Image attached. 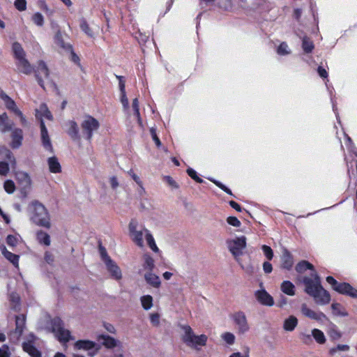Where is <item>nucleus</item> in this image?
Returning a JSON list of instances; mask_svg holds the SVG:
<instances>
[{
    "mask_svg": "<svg viewBox=\"0 0 357 357\" xmlns=\"http://www.w3.org/2000/svg\"><path fill=\"white\" fill-rule=\"evenodd\" d=\"M295 269L298 273H303L307 270H311L310 277L305 276L303 279L305 292L312 297L318 305H324L329 303L330 294L322 287L321 278L314 270V266L309 261L303 260L297 264Z\"/></svg>",
    "mask_w": 357,
    "mask_h": 357,
    "instance_id": "1",
    "label": "nucleus"
},
{
    "mask_svg": "<svg viewBox=\"0 0 357 357\" xmlns=\"http://www.w3.org/2000/svg\"><path fill=\"white\" fill-rule=\"evenodd\" d=\"M29 208L31 213V218L35 224L46 228L50 227V215L43 204L38 201H33L29 204Z\"/></svg>",
    "mask_w": 357,
    "mask_h": 357,
    "instance_id": "2",
    "label": "nucleus"
},
{
    "mask_svg": "<svg viewBox=\"0 0 357 357\" xmlns=\"http://www.w3.org/2000/svg\"><path fill=\"white\" fill-rule=\"evenodd\" d=\"M12 50L15 59L17 60L16 66L18 70L25 75H30L33 72V67L26 59V54L22 45L18 42L13 43Z\"/></svg>",
    "mask_w": 357,
    "mask_h": 357,
    "instance_id": "3",
    "label": "nucleus"
},
{
    "mask_svg": "<svg viewBox=\"0 0 357 357\" xmlns=\"http://www.w3.org/2000/svg\"><path fill=\"white\" fill-rule=\"evenodd\" d=\"M227 247L230 252L234 257V259L238 262V264L241 266L243 269H244L248 273H251L252 267L248 266L245 268L241 263L240 259V256L243 255V250L246 247V238L244 236L241 237H237L234 240H230L227 242Z\"/></svg>",
    "mask_w": 357,
    "mask_h": 357,
    "instance_id": "4",
    "label": "nucleus"
},
{
    "mask_svg": "<svg viewBox=\"0 0 357 357\" xmlns=\"http://www.w3.org/2000/svg\"><path fill=\"white\" fill-rule=\"evenodd\" d=\"M184 331L183 341L190 347L199 349L198 347L205 346L208 340L206 335H196L191 327L188 325L182 326Z\"/></svg>",
    "mask_w": 357,
    "mask_h": 357,
    "instance_id": "5",
    "label": "nucleus"
},
{
    "mask_svg": "<svg viewBox=\"0 0 357 357\" xmlns=\"http://www.w3.org/2000/svg\"><path fill=\"white\" fill-rule=\"evenodd\" d=\"M52 332L61 342H67L71 339L70 332L64 328V323L61 318L56 317L51 319Z\"/></svg>",
    "mask_w": 357,
    "mask_h": 357,
    "instance_id": "6",
    "label": "nucleus"
},
{
    "mask_svg": "<svg viewBox=\"0 0 357 357\" xmlns=\"http://www.w3.org/2000/svg\"><path fill=\"white\" fill-rule=\"evenodd\" d=\"M100 127V123L97 119L91 116H86L81 123L82 134L85 135V138L91 142L93 137V131L97 130Z\"/></svg>",
    "mask_w": 357,
    "mask_h": 357,
    "instance_id": "7",
    "label": "nucleus"
},
{
    "mask_svg": "<svg viewBox=\"0 0 357 357\" xmlns=\"http://www.w3.org/2000/svg\"><path fill=\"white\" fill-rule=\"evenodd\" d=\"M144 227L139 226L136 220H132L129 224L130 234L133 241L139 247L144 245L143 236H145Z\"/></svg>",
    "mask_w": 357,
    "mask_h": 357,
    "instance_id": "8",
    "label": "nucleus"
},
{
    "mask_svg": "<svg viewBox=\"0 0 357 357\" xmlns=\"http://www.w3.org/2000/svg\"><path fill=\"white\" fill-rule=\"evenodd\" d=\"M238 333L244 334L249 331L250 326L245 312L243 311H238L231 315Z\"/></svg>",
    "mask_w": 357,
    "mask_h": 357,
    "instance_id": "9",
    "label": "nucleus"
},
{
    "mask_svg": "<svg viewBox=\"0 0 357 357\" xmlns=\"http://www.w3.org/2000/svg\"><path fill=\"white\" fill-rule=\"evenodd\" d=\"M33 71H34L35 73V77L37 80L38 84L43 89H45L44 81L42 78V76L48 78L50 75V71L46 63L43 61H39L36 66V68L34 69L33 68Z\"/></svg>",
    "mask_w": 357,
    "mask_h": 357,
    "instance_id": "10",
    "label": "nucleus"
},
{
    "mask_svg": "<svg viewBox=\"0 0 357 357\" xmlns=\"http://www.w3.org/2000/svg\"><path fill=\"white\" fill-rule=\"evenodd\" d=\"M301 312L305 317L321 323L328 320V318L325 314L321 312H315L311 310L307 306L305 303H303L301 305Z\"/></svg>",
    "mask_w": 357,
    "mask_h": 357,
    "instance_id": "11",
    "label": "nucleus"
},
{
    "mask_svg": "<svg viewBox=\"0 0 357 357\" xmlns=\"http://www.w3.org/2000/svg\"><path fill=\"white\" fill-rule=\"evenodd\" d=\"M255 297L257 302L262 305L271 307L274 305L273 296L264 289L255 291Z\"/></svg>",
    "mask_w": 357,
    "mask_h": 357,
    "instance_id": "12",
    "label": "nucleus"
},
{
    "mask_svg": "<svg viewBox=\"0 0 357 357\" xmlns=\"http://www.w3.org/2000/svg\"><path fill=\"white\" fill-rule=\"evenodd\" d=\"M10 132L11 142L10 146L13 149H19L22 146L24 139L22 130L19 128H14Z\"/></svg>",
    "mask_w": 357,
    "mask_h": 357,
    "instance_id": "13",
    "label": "nucleus"
},
{
    "mask_svg": "<svg viewBox=\"0 0 357 357\" xmlns=\"http://www.w3.org/2000/svg\"><path fill=\"white\" fill-rule=\"evenodd\" d=\"M40 126L42 144L45 150L50 151V153H53V146L52 145L48 131L45 125L43 119L40 120Z\"/></svg>",
    "mask_w": 357,
    "mask_h": 357,
    "instance_id": "14",
    "label": "nucleus"
},
{
    "mask_svg": "<svg viewBox=\"0 0 357 357\" xmlns=\"http://www.w3.org/2000/svg\"><path fill=\"white\" fill-rule=\"evenodd\" d=\"M335 291L341 294L347 295L351 298H357V289L354 288L349 283L339 282L337 287H335Z\"/></svg>",
    "mask_w": 357,
    "mask_h": 357,
    "instance_id": "15",
    "label": "nucleus"
},
{
    "mask_svg": "<svg viewBox=\"0 0 357 357\" xmlns=\"http://www.w3.org/2000/svg\"><path fill=\"white\" fill-rule=\"evenodd\" d=\"M106 268L109 273L110 276L114 280H119L122 278V273L119 266L112 259H107L105 264Z\"/></svg>",
    "mask_w": 357,
    "mask_h": 357,
    "instance_id": "16",
    "label": "nucleus"
},
{
    "mask_svg": "<svg viewBox=\"0 0 357 357\" xmlns=\"http://www.w3.org/2000/svg\"><path fill=\"white\" fill-rule=\"evenodd\" d=\"M14 123L10 120L6 112L0 114V132L6 134L10 132L14 128Z\"/></svg>",
    "mask_w": 357,
    "mask_h": 357,
    "instance_id": "17",
    "label": "nucleus"
},
{
    "mask_svg": "<svg viewBox=\"0 0 357 357\" xmlns=\"http://www.w3.org/2000/svg\"><path fill=\"white\" fill-rule=\"evenodd\" d=\"M281 267L284 269L289 271L291 269L294 265V258L290 252L284 249L282 251V255L281 256Z\"/></svg>",
    "mask_w": 357,
    "mask_h": 357,
    "instance_id": "18",
    "label": "nucleus"
},
{
    "mask_svg": "<svg viewBox=\"0 0 357 357\" xmlns=\"http://www.w3.org/2000/svg\"><path fill=\"white\" fill-rule=\"evenodd\" d=\"M22 349L31 357H41V352L34 346L33 342L31 341L23 342Z\"/></svg>",
    "mask_w": 357,
    "mask_h": 357,
    "instance_id": "19",
    "label": "nucleus"
},
{
    "mask_svg": "<svg viewBox=\"0 0 357 357\" xmlns=\"http://www.w3.org/2000/svg\"><path fill=\"white\" fill-rule=\"evenodd\" d=\"M1 250L2 255L7 260H8L15 267H18L20 258L19 255L7 250L4 245H2Z\"/></svg>",
    "mask_w": 357,
    "mask_h": 357,
    "instance_id": "20",
    "label": "nucleus"
},
{
    "mask_svg": "<svg viewBox=\"0 0 357 357\" xmlns=\"http://www.w3.org/2000/svg\"><path fill=\"white\" fill-rule=\"evenodd\" d=\"M67 126H68V129L67 130V133L73 140H79L80 138L79 134V128L77 123L74 121H69L67 123Z\"/></svg>",
    "mask_w": 357,
    "mask_h": 357,
    "instance_id": "21",
    "label": "nucleus"
},
{
    "mask_svg": "<svg viewBox=\"0 0 357 357\" xmlns=\"http://www.w3.org/2000/svg\"><path fill=\"white\" fill-rule=\"evenodd\" d=\"M297 35L302 40V49H303V52L305 54L311 53L314 48V45L312 40H311L310 38L305 35V36H301L299 34H297Z\"/></svg>",
    "mask_w": 357,
    "mask_h": 357,
    "instance_id": "22",
    "label": "nucleus"
},
{
    "mask_svg": "<svg viewBox=\"0 0 357 357\" xmlns=\"http://www.w3.org/2000/svg\"><path fill=\"white\" fill-rule=\"evenodd\" d=\"M36 116L38 119H40V121L43 119V117H45L48 120H52L53 118L51 112L47 108V106L44 103L41 104L39 108L36 110Z\"/></svg>",
    "mask_w": 357,
    "mask_h": 357,
    "instance_id": "23",
    "label": "nucleus"
},
{
    "mask_svg": "<svg viewBox=\"0 0 357 357\" xmlns=\"http://www.w3.org/2000/svg\"><path fill=\"white\" fill-rule=\"evenodd\" d=\"M144 279L147 284L155 288L160 286L161 282L160 278L152 272H147L144 274Z\"/></svg>",
    "mask_w": 357,
    "mask_h": 357,
    "instance_id": "24",
    "label": "nucleus"
},
{
    "mask_svg": "<svg viewBox=\"0 0 357 357\" xmlns=\"http://www.w3.org/2000/svg\"><path fill=\"white\" fill-rule=\"evenodd\" d=\"M298 325V319L291 315L288 318L285 319L283 323V328L285 331L291 332Z\"/></svg>",
    "mask_w": 357,
    "mask_h": 357,
    "instance_id": "25",
    "label": "nucleus"
},
{
    "mask_svg": "<svg viewBox=\"0 0 357 357\" xmlns=\"http://www.w3.org/2000/svg\"><path fill=\"white\" fill-rule=\"evenodd\" d=\"M54 41L55 44L59 45L64 50H71L72 45L68 43H65L63 40V34L60 30H58L54 36Z\"/></svg>",
    "mask_w": 357,
    "mask_h": 357,
    "instance_id": "26",
    "label": "nucleus"
},
{
    "mask_svg": "<svg viewBox=\"0 0 357 357\" xmlns=\"http://www.w3.org/2000/svg\"><path fill=\"white\" fill-rule=\"evenodd\" d=\"M96 347V343L91 340H77L75 343V348L79 350H91Z\"/></svg>",
    "mask_w": 357,
    "mask_h": 357,
    "instance_id": "27",
    "label": "nucleus"
},
{
    "mask_svg": "<svg viewBox=\"0 0 357 357\" xmlns=\"http://www.w3.org/2000/svg\"><path fill=\"white\" fill-rule=\"evenodd\" d=\"M47 165L50 172L56 174L61 172V166L56 157H50L47 159Z\"/></svg>",
    "mask_w": 357,
    "mask_h": 357,
    "instance_id": "28",
    "label": "nucleus"
},
{
    "mask_svg": "<svg viewBox=\"0 0 357 357\" xmlns=\"http://www.w3.org/2000/svg\"><path fill=\"white\" fill-rule=\"evenodd\" d=\"M280 289L284 294L288 296H292L296 294L295 285L289 280H284L282 282Z\"/></svg>",
    "mask_w": 357,
    "mask_h": 357,
    "instance_id": "29",
    "label": "nucleus"
},
{
    "mask_svg": "<svg viewBox=\"0 0 357 357\" xmlns=\"http://www.w3.org/2000/svg\"><path fill=\"white\" fill-rule=\"evenodd\" d=\"M99 340H102V343L107 348H114L117 345L118 341L114 337L107 335H101L99 336Z\"/></svg>",
    "mask_w": 357,
    "mask_h": 357,
    "instance_id": "30",
    "label": "nucleus"
},
{
    "mask_svg": "<svg viewBox=\"0 0 357 357\" xmlns=\"http://www.w3.org/2000/svg\"><path fill=\"white\" fill-rule=\"evenodd\" d=\"M347 173L350 179L357 177V160H352L347 162Z\"/></svg>",
    "mask_w": 357,
    "mask_h": 357,
    "instance_id": "31",
    "label": "nucleus"
},
{
    "mask_svg": "<svg viewBox=\"0 0 357 357\" xmlns=\"http://www.w3.org/2000/svg\"><path fill=\"white\" fill-rule=\"evenodd\" d=\"M145 232V238L149 245V248L155 252L159 251L158 248L157 247L153 236L150 233V231L147 229H144Z\"/></svg>",
    "mask_w": 357,
    "mask_h": 357,
    "instance_id": "32",
    "label": "nucleus"
},
{
    "mask_svg": "<svg viewBox=\"0 0 357 357\" xmlns=\"http://www.w3.org/2000/svg\"><path fill=\"white\" fill-rule=\"evenodd\" d=\"M154 267L155 264L153 259L149 255H144L143 264L144 269L147 271V272H152Z\"/></svg>",
    "mask_w": 357,
    "mask_h": 357,
    "instance_id": "33",
    "label": "nucleus"
},
{
    "mask_svg": "<svg viewBox=\"0 0 357 357\" xmlns=\"http://www.w3.org/2000/svg\"><path fill=\"white\" fill-rule=\"evenodd\" d=\"M331 309L333 314L335 316L347 317L348 315L347 312H345L344 309L340 303H333L331 305Z\"/></svg>",
    "mask_w": 357,
    "mask_h": 357,
    "instance_id": "34",
    "label": "nucleus"
},
{
    "mask_svg": "<svg viewBox=\"0 0 357 357\" xmlns=\"http://www.w3.org/2000/svg\"><path fill=\"white\" fill-rule=\"evenodd\" d=\"M16 331L21 334L25 326V316L20 314L15 317Z\"/></svg>",
    "mask_w": 357,
    "mask_h": 357,
    "instance_id": "35",
    "label": "nucleus"
},
{
    "mask_svg": "<svg viewBox=\"0 0 357 357\" xmlns=\"http://www.w3.org/2000/svg\"><path fill=\"white\" fill-rule=\"evenodd\" d=\"M312 335L316 342L319 344H324L326 342V337L324 333L317 328H314L312 331Z\"/></svg>",
    "mask_w": 357,
    "mask_h": 357,
    "instance_id": "36",
    "label": "nucleus"
},
{
    "mask_svg": "<svg viewBox=\"0 0 357 357\" xmlns=\"http://www.w3.org/2000/svg\"><path fill=\"white\" fill-rule=\"evenodd\" d=\"M81 30L89 37L93 38L94 34L92 29L89 27L86 20L84 18L81 19L79 24Z\"/></svg>",
    "mask_w": 357,
    "mask_h": 357,
    "instance_id": "37",
    "label": "nucleus"
},
{
    "mask_svg": "<svg viewBox=\"0 0 357 357\" xmlns=\"http://www.w3.org/2000/svg\"><path fill=\"white\" fill-rule=\"evenodd\" d=\"M142 305L145 310H149L153 306V298L150 295H145L140 298Z\"/></svg>",
    "mask_w": 357,
    "mask_h": 357,
    "instance_id": "38",
    "label": "nucleus"
},
{
    "mask_svg": "<svg viewBox=\"0 0 357 357\" xmlns=\"http://www.w3.org/2000/svg\"><path fill=\"white\" fill-rule=\"evenodd\" d=\"M37 239L40 243H43L45 245H50V237L46 232L43 231H38Z\"/></svg>",
    "mask_w": 357,
    "mask_h": 357,
    "instance_id": "39",
    "label": "nucleus"
},
{
    "mask_svg": "<svg viewBox=\"0 0 357 357\" xmlns=\"http://www.w3.org/2000/svg\"><path fill=\"white\" fill-rule=\"evenodd\" d=\"M3 102L6 108L8 110L13 112L14 114H15L17 111L19 110L15 104V102L10 97H8V99H6Z\"/></svg>",
    "mask_w": 357,
    "mask_h": 357,
    "instance_id": "40",
    "label": "nucleus"
},
{
    "mask_svg": "<svg viewBox=\"0 0 357 357\" xmlns=\"http://www.w3.org/2000/svg\"><path fill=\"white\" fill-rule=\"evenodd\" d=\"M3 188L7 193L12 194L15 190V183L12 180L8 179L3 183Z\"/></svg>",
    "mask_w": 357,
    "mask_h": 357,
    "instance_id": "41",
    "label": "nucleus"
},
{
    "mask_svg": "<svg viewBox=\"0 0 357 357\" xmlns=\"http://www.w3.org/2000/svg\"><path fill=\"white\" fill-rule=\"evenodd\" d=\"M290 52H291V51L289 48V46L285 42L282 43L279 45V47H278V50H277V53L279 55H282V56L287 55V54H290Z\"/></svg>",
    "mask_w": 357,
    "mask_h": 357,
    "instance_id": "42",
    "label": "nucleus"
},
{
    "mask_svg": "<svg viewBox=\"0 0 357 357\" xmlns=\"http://www.w3.org/2000/svg\"><path fill=\"white\" fill-rule=\"evenodd\" d=\"M32 21L36 25L42 26L44 24L43 15L40 13L37 12L33 15Z\"/></svg>",
    "mask_w": 357,
    "mask_h": 357,
    "instance_id": "43",
    "label": "nucleus"
},
{
    "mask_svg": "<svg viewBox=\"0 0 357 357\" xmlns=\"http://www.w3.org/2000/svg\"><path fill=\"white\" fill-rule=\"evenodd\" d=\"M187 174L191 178L195 180L197 183H202L204 182V180L197 176L196 171L192 168L189 167L187 169Z\"/></svg>",
    "mask_w": 357,
    "mask_h": 357,
    "instance_id": "44",
    "label": "nucleus"
},
{
    "mask_svg": "<svg viewBox=\"0 0 357 357\" xmlns=\"http://www.w3.org/2000/svg\"><path fill=\"white\" fill-rule=\"evenodd\" d=\"M261 250L264 252V255L267 258L268 260H271L274 256L273 251L272 248L266 245H263L261 246Z\"/></svg>",
    "mask_w": 357,
    "mask_h": 357,
    "instance_id": "45",
    "label": "nucleus"
},
{
    "mask_svg": "<svg viewBox=\"0 0 357 357\" xmlns=\"http://www.w3.org/2000/svg\"><path fill=\"white\" fill-rule=\"evenodd\" d=\"M18 237L14 235H8L6 237V243L11 248L15 247L18 243Z\"/></svg>",
    "mask_w": 357,
    "mask_h": 357,
    "instance_id": "46",
    "label": "nucleus"
},
{
    "mask_svg": "<svg viewBox=\"0 0 357 357\" xmlns=\"http://www.w3.org/2000/svg\"><path fill=\"white\" fill-rule=\"evenodd\" d=\"M222 338L228 344L231 345L234 343L235 336L233 333L227 332L222 335Z\"/></svg>",
    "mask_w": 357,
    "mask_h": 357,
    "instance_id": "47",
    "label": "nucleus"
},
{
    "mask_svg": "<svg viewBox=\"0 0 357 357\" xmlns=\"http://www.w3.org/2000/svg\"><path fill=\"white\" fill-rule=\"evenodd\" d=\"M14 6L17 10L24 11L26 9V0H15Z\"/></svg>",
    "mask_w": 357,
    "mask_h": 357,
    "instance_id": "48",
    "label": "nucleus"
},
{
    "mask_svg": "<svg viewBox=\"0 0 357 357\" xmlns=\"http://www.w3.org/2000/svg\"><path fill=\"white\" fill-rule=\"evenodd\" d=\"M150 133H151V137H152L153 142H155L156 146L158 148L162 146V143L156 134V129L153 127L151 128Z\"/></svg>",
    "mask_w": 357,
    "mask_h": 357,
    "instance_id": "49",
    "label": "nucleus"
},
{
    "mask_svg": "<svg viewBox=\"0 0 357 357\" xmlns=\"http://www.w3.org/2000/svg\"><path fill=\"white\" fill-rule=\"evenodd\" d=\"M11 351L7 344H3L0 347V357H10Z\"/></svg>",
    "mask_w": 357,
    "mask_h": 357,
    "instance_id": "50",
    "label": "nucleus"
},
{
    "mask_svg": "<svg viewBox=\"0 0 357 357\" xmlns=\"http://www.w3.org/2000/svg\"><path fill=\"white\" fill-rule=\"evenodd\" d=\"M99 252L101 259L105 264L107 262V259H112L111 257L107 255L106 249L101 245H99Z\"/></svg>",
    "mask_w": 357,
    "mask_h": 357,
    "instance_id": "51",
    "label": "nucleus"
},
{
    "mask_svg": "<svg viewBox=\"0 0 357 357\" xmlns=\"http://www.w3.org/2000/svg\"><path fill=\"white\" fill-rule=\"evenodd\" d=\"M9 165L6 162H0V175L6 176L9 172Z\"/></svg>",
    "mask_w": 357,
    "mask_h": 357,
    "instance_id": "52",
    "label": "nucleus"
},
{
    "mask_svg": "<svg viewBox=\"0 0 357 357\" xmlns=\"http://www.w3.org/2000/svg\"><path fill=\"white\" fill-rule=\"evenodd\" d=\"M227 222L229 225L236 227H240L241 224V222L239 221V220L236 217H234V216L228 217L227 219Z\"/></svg>",
    "mask_w": 357,
    "mask_h": 357,
    "instance_id": "53",
    "label": "nucleus"
},
{
    "mask_svg": "<svg viewBox=\"0 0 357 357\" xmlns=\"http://www.w3.org/2000/svg\"><path fill=\"white\" fill-rule=\"evenodd\" d=\"M121 102L122 105L125 109H128L129 102H128V99L127 98L126 91L121 92Z\"/></svg>",
    "mask_w": 357,
    "mask_h": 357,
    "instance_id": "54",
    "label": "nucleus"
},
{
    "mask_svg": "<svg viewBox=\"0 0 357 357\" xmlns=\"http://www.w3.org/2000/svg\"><path fill=\"white\" fill-rule=\"evenodd\" d=\"M116 77L119 80V87L120 91L121 92L126 91V84H125L124 77L123 76L116 75Z\"/></svg>",
    "mask_w": 357,
    "mask_h": 357,
    "instance_id": "55",
    "label": "nucleus"
},
{
    "mask_svg": "<svg viewBox=\"0 0 357 357\" xmlns=\"http://www.w3.org/2000/svg\"><path fill=\"white\" fill-rule=\"evenodd\" d=\"M132 107L134 110V115L139 116L140 113L138 98H136L132 100Z\"/></svg>",
    "mask_w": 357,
    "mask_h": 357,
    "instance_id": "56",
    "label": "nucleus"
},
{
    "mask_svg": "<svg viewBox=\"0 0 357 357\" xmlns=\"http://www.w3.org/2000/svg\"><path fill=\"white\" fill-rule=\"evenodd\" d=\"M165 180L168 183L169 186H171L173 188L177 189L178 188V183L169 176H165Z\"/></svg>",
    "mask_w": 357,
    "mask_h": 357,
    "instance_id": "57",
    "label": "nucleus"
},
{
    "mask_svg": "<svg viewBox=\"0 0 357 357\" xmlns=\"http://www.w3.org/2000/svg\"><path fill=\"white\" fill-rule=\"evenodd\" d=\"M208 180L211 181V182H213L216 186L220 188L224 192L228 188L225 185L222 183L220 181L215 180L213 178H208Z\"/></svg>",
    "mask_w": 357,
    "mask_h": 357,
    "instance_id": "58",
    "label": "nucleus"
},
{
    "mask_svg": "<svg viewBox=\"0 0 357 357\" xmlns=\"http://www.w3.org/2000/svg\"><path fill=\"white\" fill-rule=\"evenodd\" d=\"M263 270L265 273H271L273 271L272 264L268 261L264 262Z\"/></svg>",
    "mask_w": 357,
    "mask_h": 357,
    "instance_id": "59",
    "label": "nucleus"
},
{
    "mask_svg": "<svg viewBox=\"0 0 357 357\" xmlns=\"http://www.w3.org/2000/svg\"><path fill=\"white\" fill-rule=\"evenodd\" d=\"M159 319L160 317L159 314L157 313L151 314L150 316L151 322L155 326H158L159 324Z\"/></svg>",
    "mask_w": 357,
    "mask_h": 357,
    "instance_id": "60",
    "label": "nucleus"
},
{
    "mask_svg": "<svg viewBox=\"0 0 357 357\" xmlns=\"http://www.w3.org/2000/svg\"><path fill=\"white\" fill-rule=\"evenodd\" d=\"M128 174L132 177V178L136 182L137 185H141V179L140 178L134 173L133 170L130 169L128 172Z\"/></svg>",
    "mask_w": 357,
    "mask_h": 357,
    "instance_id": "61",
    "label": "nucleus"
},
{
    "mask_svg": "<svg viewBox=\"0 0 357 357\" xmlns=\"http://www.w3.org/2000/svg\"><path fill=\"white\" fill-rule=\"evenodd\" d=\"M312 334H306V333H301V338L303 340V342L305 344H308L309 342H312Z\"/></svg>",
    "mask_w": 357,
    "mask_h": 357,
    "instance_id": "62",
    "label": "nucleus"
},
{
    "mask_svg": "<svg viewBox=\"0 0 357 357\" xmlns=\"http://www.w3.org/2000/svg\"><path fill=\"white\" fill-rule=\"evenodd\" d=\"M326 281L328 284H330L333 289L335 290V287L338 284V282L332 276L326 277Z\"/></svg>",
    "mask_w": 357,
    "mask_h": 357,
    "instance_id": "63",
    "label": "nucleus"
},
{
    "mask_svg": "<svg viewBox=\"0 0 357 357\" xmlns=\"http://www.w3.org/2000/svg\"><path fill=\"white\" fill-rule=\"evenodd\" d=\"M6 158L11 164H15V158L10 150L6 151Z\"/></svg>",
    "mask_w": 357,
    "mask_h": 357,
    "instance_id": "64",
    "label": "nucleus"
}]
</instances>
